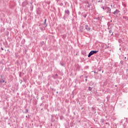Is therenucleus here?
<instances>
[{
    "instance_id": "nucleus-1",
    "label": "nucleus",
    "mask_w": 128,
    "mask_h": 128,
    "mask_svg": "<svg viewBox=\"0 0 128 128\" xmlns=\"http://www.w3.org/2000/svg\"><path fill=\"white\" fill-rule=\"evenodd\" d=\"M70 10H64V16H63L64 20H66V18H68V16H70Z\"/></svg>"
},
{
    "instance_id": "nucleus-2",
    "label": "nucleus",
    "mask_w": 128,
    "mask_h": 128,
    "mask_svg": "<svg viewBox=\"0 0 128 128\" xmlns=\"http://www.w3.org/2000/svg\"><path fill=\"white\" fill-rule=\"evenodd\" d=\"M44 26L40 27V29L42 32H44V30H46V28L48 26V24H46V19L44 20V22L43 24Z\"/></svg>"
},
{
    "instance_id": "nucleus-3",
    "label": "nucleus",
    "mask_w": 128,
    "mask_h": 128,
    "mask_svg": "<svg viewBox=\"0 0 128 128\" xmlns=\"http://www.w3.org/2000/svg\"><path fill=\"white\" fill-rule=\"evenodd\" d=\"M96 54V50H92L88 54V58H90V56H94V54Z\"/></svg>"
},
{
    "instance_id": "nucleus-4",
    "label": "nucleus",
    "mask_w": 128,
    "mask_h": 128,
    "mask_svg": "<svg viewBox=\"0 0 128 128\" xmlns=\"http://www.w3.org/2000/svg\"><path fill=\"white\" fill-rule=\"evenodd\" d=\"M28 0H26L25 1L22 2V6L24 8V7L26 6H28Z\"/></svg>"
},
{
    "instance_id": "nucleus-5",
    "label": "nucleus",
    "mask_w": 128,
    "mask_h": 128,
    "mask_svg": "<svg viewBox=\"0 0 128 128\" xmlns=\"http://www.w3.org/2000/svg\"><path fill=\"white\" fill-rule=\"evenodd\" d=\"M85 28H86V30L88 31L90 30V28L88 24H86L85 26Z\"/></svg>"
},
{
    "instance_id": "nucleus-6",
    "label": "nucleus",
    "mask_w": 128,
    "mask_h": 128,
    "mask_svg": "<svg viewBox=\"0 0 128 128\" xmlns=\"http://www.w3.org/2000/svg\"><path fill=\"white\" fill-rule=\"evenodd\" d=\"M106 11H107V12L108 13V14H110V8H106Z\"/></svg>"
},
{
    "instance_id": "nucleus-7",
    "label": "nucleus",
    "mask_w": 128,
    "mask_h": 128,
    "mask_svg": "<svg viewBox=\"0 0 128 128\" xmlns=\"http://www.w3.org/2000/svg\"><path fill=\"white\" fill-rule=\"evenodd\" d=\"M62 38H63V40H64V38H66V34H63L61 36Z\"/></svg>"
},
{
    "instance_id": "nucleus-8",
    "label": "nucleus",
    "mask_w": 128,
    "mask_h": 128,
    "mask_svg": "<svg viewBox=\"0 0 128 128\" xmlns=\"http://www.w3.org/2000/svg\"><path fill=\"white\" fill-rule=\"evenodd\" d=\"M30 10H31V12H32V10H34V6H30Z\"/></svg>"
},
{
    "instance_id": "nucleus-9",
    "label": "nucleus",
    "mask_w": 128,
    "mask_h": 128,
    "mask_svg": "<svg viewBox=\"0 0 128 128\" xmlns=\"http://www.w3.org/2000/svg\"><path fill=\"white\" fill-rule=\"evenodd\" d=\"M60 64L62 66H64V64L62 62H60Z\"/></svg>"
},
{
    "instance_id": "nucleus-10",
    "label": "nucleus",
    "mask_w": 128,
    "mask_h": 128,
    "mask_svg": "<svg viewBox=\"0 0 128 128\" xmlns=\"http://www.w3.org/2000/svg\"><path fill=\"white\" fill-rule=\"evenodd\" d=\"M24 114H28V109H26V111L24 112Z\"/></svg>"
},
{
    "instance_id": "nucleus-11",
    "label": "nucleus",
    "mask_w": 128,
    "mask_h": 128,
    "mask_svg": "<svg viewBox=\"0 0 128 128\" xmlns=\"http://www.w3.org/2000/svg\"><path fill=\"white\" fill-rule=\"evenodd\" d=\"M24 42H26V40H24V39L22 41V44H24Z\"/></svg>"
},
{
    "instance_id": "nucleus-12",
    "label": "nucleus",
    "mask_w": 128,
    "mask_h": 128,
    "mask_svg": "<svg viewBox=\"0 0 128 128\" xmlns=\"http://www.w3.org/2000/svg\"><path fill=\"white\" fill-rule=\"evenodd\" d=\"M4 46L6 48V46H8V42H6L4 44Z\"/></svg>"
},
{
    "instance_id": "nucleus-13",
    "label": "nucleus",
    "mask_w": 128,
    "mask_h": 128,
    "mask_svg": "<svg viewBox=\"0 0 128 128\" xmlns=\"http://www.w3.org/2000/svg\"><path fill=\"white\" fill-rule=\"evenodd\" d=\"M88 5L87 6L88 8H90V6H92V4H88Z\"/></svg>"
},
{
    "instance_id": "nucleus-14",
    "label": "nucleus",
    "mask_w": 128,
    "mask_h": 128,
    "mask_svg": "<svg viewBox=\"0 0 128 128\" xmlns=\"http://www.w3.org/2000/svg\"><path fill=\"white\" fill-rule=\"evenodd\" d=\"M4 59H3V60H2L1 64H4Z\"/></svg>"
},
{
    "instance_id": "nucleus-15",
    "label": "nucleus",
    "mask_w": 128,
    "mask_h": 128,
    "mask_svg": "<svg viewBox=\"0 0 128 128\" xmlns=\"http://www.w3.org/2000/svg\"><path fill=\"white\" fill-rule=\"evenodd\" d=\"M38 26H42V23H39Z\"/></svg>"
},
{
    "instance_id": "nucleus-16",
    "label": "nucleus",
    "mask_w": 128,
    "mask_h": 128,
    "mask_svg": "<svg viewBox=\"0 0 128 128\" xmlns=\"http://www.w3.org/2000/svg\"><path fill=\"white\" fill-rule=\"evenodd\" d=\"M88 90H92V88H90V86H89L88 88Z\"/></svg>"
},
{
    "instance_id": "nucleus-17",
    "label": "nucleus",
    "mask_w": 128,
    "mask_h": 128,
    "mask_svg": "<svg viewBox=\"0 0 128 128\" xmlns=\"http://www.w3.org/2000/svg\"><path fill=\"white\" fill-rule=\"evenodd\" d=\"M40 106L42 108H42H44V104L42 103L40 104Z\"/></svg>"
},
{
    "instance_id": "nucleus-18",
    "label": "nucleus",
    "mask_w": 128,
    "mask_h": 128,
    "mask_svg": "<svg viewBox=\"0 0 128 128\" xmlns=\"http://www.w3.org/2000/svg\"><path fill=\"white\" fill-rule=\"evenodd\" d=\"M116 12H118V10H116V12H114V14H116Z\"/></svg>"
},
{
    "instance_id": "nucleus-19",
    "label": "nucleus",
    "mask_w": 128,
    "mask_h": 128,
    "mask_svg": "<svg viewBox=\"0 0 128 128\" xmlns=\"http://www.w3.org/2000/svg\"><path fill=\"white\" fill-rule=\"evenodd\" d=\"M72 96H74V92H72Z\"/></svg>"
},
{
    "instance_id": "nucleus-20",
    "label": "nucleus",
    "mask_w": 128,
    "mask_h": 128,
    "mask_svg": "<svg viewBox=\"0 0 128 128\" xmlns=\"http://www.w3.org/2000/svg\"><path fill=\"white\" fill-rule=\"evenodd\" d=\"M60 6H64V4L60 3Z\"/></svg>"
},
{
    "instance_id": "nucleus-21",
    "label": "nucleus",
    "mask_w": 128,
    "mask_h": 128,
    "mask_svg": "<svg viewBox=\"0 0 128 128\" xmlns=\"http://www.w3.org/2000/svg\"><path fill=\"white\" fill-rule=\"evenodd\" d=\"M85 81H86V82H88V78H86V79L85 80Z\"/></svg>"
},
{
    "instance_id": "nucleus-22",
    "label": "nucleus",
    "mask_w": 128,
    "mask_h": 128,
    "mask_svg": "<svg viewBox=\"0 0 128 128\" xmlns=\"http://www.w3.org/2000/svg\"><path fill=\"white\" fill-rule=\"evenodd\" d=\"M19 76H20V78H22V74H19Z\"/></svg>"
},
{
    "instance_id": "nucleus-23",
    "label": "nucleus",
    "mask_w": 128,
    "mask_h": 128,
    "mask_svg": "<svg viewBox=\"0 0 128 128\" xmlns=\"http://www.w3.org/2000/svg\"><path fill=\"white\" fill-rule=\"evenodd\" d=\"M1 82H4V80H2Z\"/></svg>"
},
{
    "instance_id": "nucleus-24",
    "label": "nucleus",
    "mask_w": 128,
    "mask_h": 128,
    "mask_svg": "<svg viewBox=\"0 0 128 128\" xmlns=\"http://www.w3.org/2000/svg\"><path fill=\"white\" fill-rule=\"evenodd\" d=\"M55 76H58V74H55Z\"/></svg>"
},
{
    "instance_id": "nucleus-25",
    "label": "nucleus",
    "mask_w": 128,
    "mask_h": 128,
    "mask_svg": "<svg viewBox=\"0 0 128 128\" xmlns=\"http://www.w3.org/2000/svg\"><path fill=\"white\" fill-rule=\"evenodd\" d=\"M44 110V107H42V108H41V110Z\"/></svg>"
},
{
    "instance_id": "nucleus-26",
    "label": "nucleus",
    "mask_w": 128,
    "mask_h": 128,
    "mask_svg": "<svg viewBox=\"0 0 128 128\" xmlns=\"http://www.w3.org/2000/svg\"><path fill=\"white\" fill-rule=\"evenodd\" d=\"M1 50H4V48H2H2H1Z\"/></svg>"
},
{
    "instance_id": "nucleus-27",
    "label": "nucleus",
    "mask_w": 128,
    "mask_h": 128,
    "mask_svg": "<svg viewBox=\"0 0 128 128\" xmlns=\"http://www.w3.org/2000/svg\"><path fill=\"white\" fill-rule=\"evenodd\" d=\"M54 78L55 80L57 78H56V77H55V76H54Z\"/></svg>"
},
{
    "instance_id": "nucleus-28",
    "label": "nucleus",
    "mask_w": 128,
    "mask_h": 128,
    "mask_svg": "<svg viewBox=\"0 0 128 128\" xmlns=\"http://www.w3.org/2000/svg\"><path fill=\"white\" fill-rule=\"evenodd\" d=\"M36 14H38V11H36Z\"/></svg>"
},
{
    "instance_id": "nucleus-29",
    "label": "nucleus",
    "mask_w": 128,
    "mask_h": 128,
    "mask_svg": "<svg viewBox=\"0 0 128 128\" xmlns=\"http://www.w3.org/2000/svg\"><path fill=\"white\" fill-rule=\"evenodd\" d=\"M72 98H74V95H72Z\"/></svg>"
},
{
    "instance_id": "nucleus-30",
    "label": "nucleus",
    "mask_w": 128,
    "mask_h": 128,
    "mask_svg": "<svg viewBox=\"0 0 128 128\" xmlns=\"http://www.w3.org/2000/svg\"><path fill=\"white\" fill-rule=\"evenodd\" d=\"M30 4H32V2H30Z\"/></svg>"
},
{
    "instance_id": "nucleus-31",
    "label": "nucleus",
    "mask_w": 128,
    "mask_h": 128,
    "mask_svg": "<svg viewBox=\"0 0 128 128\" xmlns=\"http://www.w3.org/2000/svg\"><path fill=\"white\" fill-rule=\"evenodd\" d=\"M86 78H88V76H85Z\"/></svg>"
},
{
    "instance_id": "nucleus-32",
    "label": "nucleus",
    "mask_w": 128,
    "mask_h": 128,
    "mask_svg": "<svg viewBox=\"0 0 128 128\" xmlns=\"http://www.w3.org/2000/svg\"><path fill=\"white\" fill-rule=\"evenodd\" d=\"M118 12H120V11H119V10H118V12H116V13H118Z\"/></svg>"
},
{
    "instance_id": "nucleus-33",
    "label": "nucleus",
    "mask_w": 128,
    "mask_h": 128,
    "mask_svg": "<svg viewBox=\"0 0 128 128\" xmlns=\"http://www.w3.org/2000/svg\"><path fill=\"white\" fill-rule=\"evenodd\" d=\"M92 72H94V74H96V72H92Z\"/></svg>"
},
{
    "instance_id": "nucleus-34",
    "label": "nucleus",
    "mask_w": 128,
    "mask_h": 128,
    "mask_svg": "<svg viewBox=\"0 0 128 128\" xmlns=\"http://www.w3.org/2000/svg\"><path fill=\"white\" fill-rule=\"evenodd\" d=\"M94 60H96V57H95Z\"/></svg>"
},
{
    "instance_id": "nucleus-35",
    "label": "nucleus",
    "mask_w": 128,
    "mask_h": 128,
    "mask_svg": "<svg viewBox=\"0 0 128 128\" xmlns=\"http://www.w3.org/2000/svg\"><path fill=\"white\" fill-rule=\"evenodd\" d=\"M8 50V52H10V50Z\"/></svg>"
},
{
    "instance_id": "nucleus-36",
    "label": "nucleus",
    "mask_w": 128,
    "mask_h": 128,
    "mask_svg": "<svg viewBox=\"0 0 128 128\" xmlns=\"http://www.w3.org/2000/svg\"><path fill=\"white\" fill-rule=\"evenodd\" d=\"M0 78H2V76L1 75V76H0Z\"/></svg>"
},
{
    "instance_id": "nucleus-37",
    "label": "nucleus",
    "mask_w": 128,
    "mask_h": 128,
    "mask_svg": "<svg viewBox=\"0 0 128 128\" xmlns=\"http://www.w3.org/2000/svg\"><path fill=\"white\" fill-rule=\"evenodd\" d=\"M56 94H58V92H56Z\"/></svg>"
},
{
    "instance_id": "nucleus-38",
    "label": "nucleus",
    "mask_w": 128,
    "mask_h": 128,
    "mask_svg": "<svg viewBox=\"0 0 128 128\" xmlns=\"http://www.w3.org/2000/svg\"><path fill=\"white\" fill-rule=\"evenodd\" d=\"M0 82H2V80H0Z\"/></svg>"
},
{
    "instance_id": "nucleus-39",
    "label": "nucleus",
    "mask_w": 128,
    "mask_h": 128,
    "mask_svg": "<svg viewBox=\"0 0 128 128\" xmlns=\"http://www.w3.org/2000/svg\"><path fill=\"white\" fill-rule=\"evenodd\" d=\"M26 118H28V116H26Z\"/></svg>"
},
{
    "instance_id": "nucleus-40",
    "label": "nucleus",
    "mask_w": 128,
    "mask_h": 128,
    "mask_svg": "<svg viewBox=\"0 0 128 128\" xmlns=\"http://www.w3.org/2000/svg\"><path fill=\"white\" fill-rule=\"evenodd\" d=\"M5 84H6V82H5Z\"/></svg>"
},
{
    "instance_id": "nucleus-41",
    "label": "nucleus",
    "mask_w": 128,
    "mask_h": 128,
    "mask_svg": "<svg viewBox=\"0 0 128 128\" xmlns=\"http://www.w3.org/2000/svg\"><path fill=\"white\" fill-rule=\"evenodd\" d=\"M76 56H78V54H76Z\"/></svg>"
},
{
    "instance_id": "nucleus-42",
    "label": "nucleus",
    "mask_w": 128,
    "mask_h": 128,
    "mask_svg": "<svg viewBox=\"0 0 128 128\" xmlns=\"http://www.w3.org/2000/svg\"><path fill=\"white\" fill-rule=\"evenodd\" d=\"M124 58L126 59V57H125Z\"/></svg>"
},
{
    "instance_id": "nucleus-43",
    "label": "nucleus",
    "mask_w": 128,
    "mask_h": 128,
    "mask_svg": "<svg viewBox=\"0 0 128 128\" xmlns=\"http://www.w3.org/2000/svg\"><path fill=\"white\" fill-rule=\"evenodd\" d=\"M102 0H100V2H102Z\"/></svg>"
}]
</instances>
